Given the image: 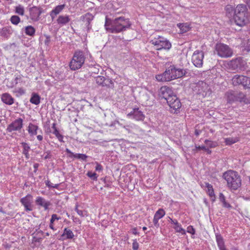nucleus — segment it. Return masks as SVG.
Returning a JSON list of instances; mask_svg holds the SVG:
<instances>
[{
  "mask_svg": "<svg viewBox=\"0 0 250 250\" xmlns=\"http://www.w3.org/2000/svg\"><path fill=\"white\" fill-rule=\"evenodd\" d=\"M233 18L236 24L240 27L246 25L249 22V12L245 4H239L236 6L234 10Z\"/></svg>",
  "mask_w": 250,
  "mask_h": 250,
  "instance_id": "f257e3e1",
  "label": "nucleus"
},
{
  "mask_svg": "<svg viewBox=\"0 0 250 250\" xmlns=\"http://www.w3.org/2000/svg\"><path fill=\"white\" fill-rule=\"evenodd\" d=\"M222 177L226 181L227 187L231 190H237L241 185V177L235 171L229 170L223 173Z\"/></svg>",
  "mask_w": 250,
  "mask_h": 250,
  "instance_id": "f03ea898",
  "label": "nucleus"
},
{
  "mask_svg": "<svg viewBox=\"0 0 250 250\" xmlns=\"http://www.w3.org/2000/svg\"><path fill=\"white\" fill-rule=\"evenodd\" d=\"M112 33H117L130 28L131 25L129 19L120 17L112 20L110 22Z\"/></svg>",
  "mask_w": 250,
  "mask_h": 250,
  "instance_id": "7ed1b4c3",
  "label": "nucleus"
},
{
  "mask_svg": "<svg viewBox=\"0 0 250 250\" xmlns=\"http://www.w3.org/2000/svg\"><path fill=\"white\" fill-rule=\"evenodd\" d=\"M85 60L84 52L81 50H76L69 64L70 69L74 71L80 69L83 65Z\"/></svg>",
  "mask_w": 250,
  "mask_h": 250,
  "instance_id": "20e7f679",
  "label": "nucleus"
},
{
  "mask_svg": "<svg viewBox=\"0 0 250 250\" xmlns=\"http://www.w3.org/2000/svg\"><path fill=\"white\" fill-rule=\"evenodd\" d=\"M150 42L157 50H169L171 48V43L163 36H158L152 39Z\"/></svg>",
  "mask_w": 250,
  "mask_h": 250,
  "instance_id": "39448f33",
  "label": "nucleus"
},
{
  "mask_svg": "<svg viewBox=\"0 0 250 250\" xmlns=\"http://www.w3.org/2000/svg\"><path fill=\"white\" fill-rule=\"evenodd\" d=\"M169 81L182 77L186 73L183 69L177 68L174 65H170L166 70Z\"/></svg>",
  "mask_w": 250,
  "mask_h": 250,
  "instance_id": "423d86ee",
  "label": "nucleus"
},
{
  "mask_svg": "<svg viewBox=\"0 0 250 250\" xmlns=\"http://www.w3.org/2000/svg\"><path fill=\"white\" fill-rule=\"evenodd\" d=\"M43 12V9L41 6H33L29 8L30 19L33 21H38Z\"/></svg>",
  "mask_w": 250,
  "mask_h": 250,
  "instance_id": "0eeeda50",
  "label": "nucleus"
},
{
  "mask_svg": "<svg viewBox=\"0 0 250 250\" xmlns=\"http://www.w3.org/2000/svg\"><path fill=\"white\" fill-rule=\"evenodd\" d=\"M245 62L240 58L232 60L228 63L229 68L233 70H244Z\"/></svg>",
  "mask_w": 250,
  "mask_h": 250,
  "instance_id": "6e6552de",
  "label": "nucleus"
},
{
  "mask_svg": "<svg viewBox=\"0 0 250 250\" xmlns=\"http://www.w3.org/2000/svg\"><path fill=\"white\" fill-rule=\"evenodd\" d=\"M171 112H175L181 107V103L175 94L169 97L167 101Z\"/></svg>",
  "mask_w": 250,
  "mask_h": 250,
  "instance_id": "1a4fd4ad",
  "label": "nucleus"
},
{
  "mask_svg": "<svg viewBox=\"0 0 250 250\" xmlns=\"http://www.w3.org/2000/svg\"><path fill=\"white\" fill-rule=\"evenodd\" d=\"M204 57V54L202 51L196 50L192 56V62L193 64L197 67L202 66Z\"/></svg>",
  "mask_w": 250,
  "mask_h": 250,
  "instance_id": "9d476101",
  "label": "nucleus"
},
{
  "mask_svg": "<svg viewBox=\"0 0 250 250\" xmlns=\"http://www.w3.org/2000/svg\"><path fill=\"white\" fill-rule=\"evenodd\" d=\"M23 126V120L19 118L9 124L6 129L9 132L15 131H20Z\"/></svg>",
  "mask_w": 250,
  "mask_h": 250,
  "instance_id": "9b49d317",
  "label": "nucleus"
},
{
  "mask_svg": "<svg viewBox=\"0 0 250 250\" xmlns=\"http://www.w3.org/2000/svg\"><path fill=\"white\" fill-rule=\"evenodd\" d=\"M33 196L30 194H28L25 197L20 200V202L23 206L26 211H31L33 209L32 205Z\"/></svg>",
  "mask_w": 250,
  "mask_h": 250,
  "instance_id": "f8f14e48",
  "label": "nucleus"
},
{
  "mask_svg": "<svg viewBox=\"0 0 250 250\" xmlns=\"http://www.w3.org/2000/svg\"><path fill=\"white\" fill-rule=\"evenodd\" d=\"M159 95L161 97L167 101L169 97L173 96L174 94L171 88L167 86H163L160 88Z\"/></svg>",
  "mask_w": 250,
  "mask_h": 250,
  "instance_id": "ddd939ff",
  "label": "nucleus"
},
{
  "mask_svg": "<svg viewBox=\"0 0 250 250\" xmlns=\"http://www.w3.org/2000/svg\"><path fill=\"white\" fill-rule=\"evenodd\" d=\"M232 54V50L228 45L220 43V57L227 58L231 56Z\"/></svg>",
  "mask_w": 250,
  "mask_h": 250,
  "instance_id": "4468645a",
  "label": "nucleus"
},
{
  "mask_svg": "<svg viewBox=\"0 0 250 250\" xmlns=\"http://www.w3.org/2000/svg\"><path fill=\"white\" fill-rule=\"evenodd\" d=\"M35 203L37 205L43 208L44 210H47L51 205L49 201L45 200L44 198L41 196H38L36 198Z\"/></svg>",
  "mask_w": 250,
  "mask_h": 250,
  "instance_id": "2eb2a0df",
  "label": "nucleus"
},
{
  "mask_svg": "<svg viewBox=\"0 0 250 250\" xmlns=\"http://www.w3.org/2000/svg\"><path fill=\"white\" fill-rule=\"evenodd\" d=\"M70 21V17L67 15H61L56 19V22L60 27H62L68 24Z\"/></svg>",
  "mask_w": 250,
  "mask_h": 250,
  "instance_id": "dca6fc26",
  "label": "nucleus"
},
{
  "mask_svg": "<svg viewBox=\"0 0 250 250\" xmlns=\"http://www.w3.org/2000/svg\"><path fill=\"white\" fill-rule=\"evenodd\" d=\"M65 4L59 5L55 7L49 13L52 20L54 19L64 8Z\"/></svg>",
  "mask_w": 250,
  "mask_h": 250,
  "instance_id": "f3484780",
  "label": "nucleus"
},
{
  "mask_svg": "<svg viewBox=\"0 0 250 250\" xmlns=\"http://www.w3.org/2000/svg\"><path fill=\"white\" fill-rule=\"evenodd\" d=\"M65 151L68 154V157L70 158L78 159L83 161H86L87 158V156L85 154L80 153L74 154L68 148H66Z\"/></svg>",
  "mask_w": 250,
  "mask_h": 250,
  "instance_id": "a211bd4d",
  "label": "nucleus"
},
{
  "mask_svg": "<svg viewBox=\"0 0 250 250\" xmlns=\"http://www.w3.org/2000/svg\"><path fill=\"white\" fill-rule=\"evenodd\" d=\"M74 236V234L70 229L65 228L61 236L60 240L63 241L67 239H71L73 238Z\"/></svg>",
  "mask_w": 250,
  "mask_h": 250,
  "instance_id": "6ab92c4d",
  "label": "nucleus"
},
{
  "mask_svg": "<svg viewBox=\"0 0 250 250\" xmlns=\"http://www.w3.org/2000/svg\"><path fill=\"white\" fill-rule=\"evenodd\" d=\"M1 99L4 104L8 105H12L14 102V99L8 93L2 94Z\"/></svg>",
  "mask_w": 250,
  "mask_h": 250,
  "instance_id": "aec40b11",
  "label": "nucleus"
},
{
  "mask_svg": "<svg viewBox=\"0 0 250 250\" xmlns=\"http://www.w3.org/2000/svg\"><path fill=\"white\" fill-rule=\"evenodd\" d=\"M12 34V30L11 26L3 27L0 31V36L4 38H8Z\"/></svg>",
  "mask_w": 250,
  "mask_h": 250,
  "instance_id": "412c9836",
  "label": "nucleus"
},
{
  "mask_svg": "<svg viewBox=\"0 0 250 250\" xmlns=\"http://www.w3.org/2000/svg\"><path fill=\"white\" fill-rule=\"evenodd\" d=\"M133 115V118L137 121H143L145 118V115L143 114L142 112L139 111L138 109H134L133 112L128 114V116L130 115Z\"/></svg>",
  "mask_w": 250,
  "mask_h": 250,
  "instance_id": "4be33fe9",
  "label": "nucleus"
},
{
  "mask_svg": "<svg viewBox=\"0 0 250 250\" xmlns=\"http://www.w3.org/2000/svg\"><path fill=\"white\" fill-rule=\"evenodd\" d=\"M208 86L206 83H202L201 84H198L195 87V90L197 91V94L203 96L206 95V91Z\"/></svg>",
  "mask_w": 250,
  "mask_h": 250,
  "instance_id": "5701e85b",
  "label": "nucleus"
},
{
  "mask_svg": "<svg viewBox=\"0 0 250 250\" xmlns=\"http://www.w3.org/2000/svg\"><path fill=\"white\" fill-rule=\"evenodd\" d=\"M93 17L92 15L89 13H86L81 17V20L84 23L85 25L88 27V29H89V25L90 22L93 20Z\"/></svg>",
  "mask_w": 250,
  "mask_h": 250,
  "instance_id": "b1692460",
  "label": "nucleus"
},
{
  "mask_svg": "<svg viewBox=\"0 0 250 250\" xmlns=\"http://www.w3.org/2000/svg\"><path fill=\"white\" fill-rule=\"evenodd\" d=\"M220 202L222 203L223 207L228 209L232 208L229 202V198L227 199L226 197L221 193H220Z\"/></svg>",
  "mask_w": 250,
  "mask_h": 250,
  "instance_id": "393cba45",
  "label": "nucleus"
},
{
  "mask_svg": "<svg viewBox=\"0 0 250 250\" xmlns=\"http://www.w3.org/2000/svg\"><path fill=\"white\" fill-rule=\"evenodd\" d=\"M226 97L228 103L237 101V95L235 91H229L226 93Z\"/></svg>",
  "mask_w": 250,
  "mask_h": 250,
  "instance_id": "a878e982",
  "label": "nucleus"
},
{
  "mask_svg": "<svg viewBox=\"0 0 250 250\" xmlns=\"http://www.w3.org/2000/svg\"><path fill=\"white\" fill-rule=\"evenodd\" d=\"M206 187L207 188V192L210 197L212 201L215 200V196L214 194V190L211 185L208 183H206Z\"/></svg>",
  "mask_w": 250,
  "mask_h": 250,
  "instance_id": "bb28decb",
  "label": "nucleus"
},
{
  "mask_svg": "<svg viewBox=\"0 0 250 250\" xmlns=\"http://www.w3.org/2000/svg\"><path fill=\"white\" fill-rule=\"evenodd\" d=\"M30 102L35 105H39L41 103V97L37 93L33 92L31 94Z\"/></svg>",
  "mask_w": 250,
  "mask_h": 250,
  "instance_id": "cd10ccee",
  "label": "nucleus"
},
{
  "mask_svg": "<svg viewBox=\"0 0 250 250\" xmlns=\"http://www.w3.org/2000/svg\"><path fill=\"white\" fill-rule=\"evenodd\" d=\"M177 25L180 30L181 34L186 33L191 29L190 24L188 23H179Z\"/></svg>",
  "mask_w": 250,
  "mask_h": 250,
  "instance_id": "c85d7f7f",
  "label": "nucleus"
},
{
  "mask_svg": "<svg viewBox=\"0 0 250 250\" xmlns=\"http://www.w3.org/2000/svg\"><path fill=\"white\" fill-rule=\"evenodd\" d=\"M39 127L38 125L32 123H29L27 130L31 136L36 135L37 134V131Z\"/></svg>",
  "mask_w": 250,
  "mask_h": 250,
  "instance_id": "c756f323",
  "label": "nucleus"
},
{
  "mask_svg": "<svg viewBox=\"0 0 250 250\" xmlns=\"http://www.w3.org/2000/svg\"><path fill=\"white\" fill-rule=\"evenodd\" d=\"M21 145L23 147L22 153L24 155L26 159L29 158V151L30 149V147L26 143H21Z\"/></svg>",
  "mask_w": 250,
  "mask_h": 250,
  "instance_id": "7c9ffc66",
  "label": "nucleus"
},
{
  "mask_svg": "<svg viewBox=\"0 0 250 250\" xmlns=\"http://www.w3.org/2000/svg\"><path fill=\"white\" fill-rule=\"evenodd\" d=\"M242 78H244L243 75H235L232 79V83L234 85H238L239 84H242Z\"/></svg>",
  "mask_w": 250,
  "mask_h": 250,
  "instance_id": "2f4dec72",
  "label": "nucleus"
},
{
  "mask_svg": "<svg viewBox=\"0 0 250 250\" xmlns=\"http://www.w3.org/2000/svg\"><path fill=\"white\" fill-rule=\"evenodd\" d=\"M234 10L232 5L229 4L226 5L225 7L226 16L229 18L231 17L233 13L234 14Z\"/></svg>",
  "mask_w": 250,
  "mask_h": 250,
  "instance_id": "473e14b6",
  "label": "nucleus"
},
{
  "mask_svg": "<svg viewBox=\"0 0 250 250\" xmlns=\"http://www.w3.org/2000/svg\"><path fill=\"white\" fill-rule=\"evenodd\" d=\"M35 32L36 30L35 28L31 25H28L25 27V33L26 35L34 36L35 34Z\"/></svg>",
  "mask_w": 250,
  "mask_h": 250,
  "instance_id": "72a5a7b5",
  "label": "nucleus"
},
{
  "mask_svg": "<svg viewBox=\"0 0 250 250\" xmlns=\"http://www.w3.org/2000/svg\"><path fill=\"white\" fill-rule=\"evenodd\" d=\"M155 77L156 80L159 82H169L167 76V72H166V71L162 74L156 75Z\"/></svg>",
  "mask_w": 250,
  "mask_h": 250,
  "instance_id": "f704fd0d",
  "label": "nucleus"
},
{
  "mask_svg": "<svg viewBox=\"0 0 250 250\" xmlns=\"http://www.w3.org/2000/svg\"><path fill=\"white\" fill-rule=\"evenodd\" d=\"M173 223L174 224V229L177 232L181 233L182 234H185L186 231L180 225H179L177 221V220H171Z\"/></svg>",
  "mask_w": 250,
  "mask_h": 250,
  "instance_id": "c9c22d12",
  "label": "nucleus"
},
{
  "mask_svg": "<svg viewBox=\"0 0 250 250\" xmlns=\"http://www.w3.org/2000/svg\"><path fill=\"white\" fill-rule=\"evenodd\" d=\"M15 13L20 16H23L24 15L25 12L24 6L21 4H19L18 5L15 6Z\"/></svg>",
  "mask_w": 250,
  "mask_h": 250,
  "instance_id": "e433bc0d",
  "label": "nucleus"
},
{
  "mask_svg": "<svg viewBox=\"0 0 250 250\" xmlns=\"http://www.w3.org/2000/svg\"><path fill=\"white\" fill-rule=\"evenodd\" d=\"M239 141L238 137H229L225 139V142L227 145H231Z\"/></svg>",
  "mask_w": 250,
  "mask_h": 250,
  "instance_id": "4c0bfd02",
  "label": "nucleus"
},
{
  "mask_svg": "<svg viewBox=\"0 0 250 250\" xmlns=\"http://www.w3.org/2000/svg\"><path fill=\"white\" fill-rule=\"evenodd\" d=\"M242 84L245 88H250V78L244 76L242 78Z\"/></svg>",
  "mask_w": 250,
  "mask_h": 250,
  "instance_id": "58836bf2",
  "label": "nucleus"
},
{
  "mask_svg": "<svg viewBox=\"0 0 250 250\" xmlns=\"http://www.w3.org/2000/svg\"><path fill=\"white\" fill-rule=\"evenodd\" d=\"M165 215V210L162 208H160L156 212L154 219H161Z\"/></svg>",
  "mask_w": 250,
  "mask_h": 250,
  "instance_id": "ea45409f",
  "label": "nucleus"
},
{
  "mask_svg": "<svg viewBox=\"0 0 250 250\" xmlns=\"http://www.w3.org/2000/svg\"><path fill=\"white\" fill-rule=\"evenodd\" d=\"M10 21L13 24L18 25L21 22V19L17 15H13L11 17Z\"/></svg>",
  "mask_w": 250,
  "mask_h": 250,
  "instance_id": "a19ab883",
  "label": "nucleus"
},
{
  "mask_svg": "<svg viewBox=\"0 0 250 250\" xmlns=\"http://www.w3.org/2000/svg\"><path fill=\"white\" fill-rule=\"evenodd\" d=\"M106 80V79L102 76H98L96 77V82L98 85L104 86V82Z\"/></svg>",
  "mask_w": 250,
  "mask_h": 250,
  "instance_id": "79ce46f5",
  "label": "nucleus"
},
{
  "mask_svg": "<svg viewBox=\"0 0 250 250\" xmlns=\"http://www.w3.org/2000/svg\"><path fill=\"white\" fill-rule=\"evenodd\" d=\"M52 133L55 135V136L57 137V138L60 142H64V141L63 140V136L60 133L59 130L53 131Z\"/></svg>",
  "mask_w": 250,
  "mask_h": 250,
  "instance_id": "37998d69",
  "label": "nucleus"
},
{
  "mask_svg": "<svg viewBox=\"0 0 250 250\" xmlns=\"http://www.w3.org/2000/svg\"><path fill=\"white\" fill-rule=\"evenodd\" d=\"M205 143L207 146L209 147L210 148L215 147L217 146V143L216 142H213L208 140H206Z\"/></svg>",
  "mask_w": 250,
  "mask_h": 250,
  "instance_id": "c03bdc74",
  "label": "nucleus"
},
{
  "mask_svg": "<svg viewBox=\"0 0 250 250\" xmlns=\"http://www.w3.org/2000/svg\"><path fill=\"white\" fill-rule=\"evenodd\" d=\"M87 175L89 178H91L92 180L94 181L97 180L98 175L95 172H92V171H89L87 173Z\"/></svg>",
  "mask_w": 250,
  "mask_h": 250,
  "instance_id": "a18cd8bd",
  "label": "nucleus"
},
{
  "mask_svg": "<svg viewBox=\"0 0 250 250\" xmlns=\"http://www.w3.org/2000/svg\"><path fill=\"white\" fill-rule=\"evenodd\" d=\"M236 95H237V101L242 102L245 98V95L242 92H235Z\"/></svg>",
  "mask_w": 250,
  "mask_h": 250,
  "instance_id": "49530a36",
  "label": "nucleus"
},
{
  "mask_svg": "<svg viewBox=\"0 0 250 250\" xmlns=\"http://www.w3.org/2000/svg\"><path fill=\"white\" fill-rule=\"evenodd\" d=\"M46 185L48 188H58L59 187V184H55L53 185V184L50 182V181L47 180L45 182Z\"/></svg>",
  "mask_w": 250,
  "mask_h": 250,
  "instance_id": "de8ad7c7",
  "label": "nucleus"
},
{
  "mask_svg": "<svg viewBox=\"0 0 250 250\" xmlns=\"http://www.w3.org/2000/svg\"><path fill=\"white\" fill-rule=\"evenodd\" d=\"M220 250H228L224 246V243L223 238L220 235Z\"/></svg>",
  "mask_w": 250,
  "mask_h": 250,
  "instance_id": "09e8293b",
  "label": "nucleus"
},
{
  "mask_svg": "<svg viewBox=\"0 0 250 250\" xmlns=\"http://www.w3.org/2000/svg\"><path fill=\"white\" fill-rule=\"evenodd\" d=\"M139 245L137 242V240H134L132 243V249L133 250H138Z\"/></svg>",
  "mask_w": 250,
  "mask_h": 250,
  "instance_id": "8fccbe9b",
  "label": "nucleus"
},
{
  "mask_svg": "<svg viewBox=\"0 0 250 250\" xmlns=\"http://www.w3.org/2000/svg\"><path fill=\"white\" fill-rule=\"evenodd\" d=\"M187 232L192 234H194L195 230L192 226H190L187 228Z\"/></svg>",
  "mask_w": 250,
  "mask_h": 250,
  "instance_id": "3c124183",
  "label": "nucleus"
},
{
  "mask_svg": "<svg viewBox=\"0 0 250 250\" xmlns=\"http://www.w3.org/2000/svg\"><path fill=\"white\" fill-rule=\"evenodd\" d=\"M96 166L95 167V170L98 171H102L103 169L102 166L97 162H96Z\"/></svg>",
  "mask_w": 250,
  "mask_h": 250,
  "instance_id": "603ef678",
  "label": "nucleus"
},
{
  "mask_svg": "<svg viewBox=\"0 0 250 250\" xmlns=\"http://www.w3.org/2000/svg\"><path fill=\"white\" fill-rule=\"evenodd\" d=\"M17 92L22 95L25 93V90L22 88H19L17 89Z\"/></svg>",
  "mask_w": 250,
  "mask_h": 250,
  "instance_id": "864d4df0",
  "label": "nucleus"
},
{
  "mask_svg": "<svg viewBox=\"0 0 250 250\" xmlns=\"http://www.w3.org/2000/svg\"><path fill=\"white\" fill-rule=\"evenodd\" d=\"M195 147H196V149L197 150H204L205 151V150H206V147L204 146H195Z\"/></svg>",
  "mask_w": 250,
  "mask_h": 250,
  "instance_id": "5fc2aeb1",
  "label": "nucleus"
},
{
  "mask_svg": "<svg viewBox=\"0 0 250 250\" xmlns=\"http://www.w3.org/2000/svg\"><path fill=\"white\" fill-rule=\"evenodd\" d=\"M52 128L53 129V131L58 130V129L57 127V124L56 123H53L52 125Z\"/></svg>",
  "mask_w": 250,
  "mask_h": 250,
  "instance_id": "6e6d98bb",
  "label": "nucleus"
},
{
  "mask_svg": "<svg viewBox=\"0 0 250 250\" xmlns=\"http://www.w3.org/2000/svg\"><path fill=\"white\" fill-rule=\"evenodd\" d=\"M39 167V164L35 163V164H34L33 167L34 168V172H36L37 171Z\"/></svg>",
  "mask_w": 250,
  "mask_h": 250,
  "instance_id": "4d7b16f0",
  "label": "nucleus"
},
{
  "mask_svg": "<svg viewBox=\"0 0 250 250\" xmlns=\"http://www.w3.org/2000/svg\"><path fill=\"white\" fill-rule=\"evenodd\" d=\"M55 220H50V225H49V227L50 228V229H52L53 230H54L55 229L54 227H53V222L55 221Z\"/></svg>",
  "mask_w": 250,
  "mask_h": 250,
  "instance_id": "13d9d810",
  "label": "nucleus"
},
{
  "mask_svg": "<svg viewBox=\"0 0 250 250\" xmlns=\"http://www.w3.org/2000/svg\"><path fill=\"white\" fill-rule=\"evenodd\" d=\"M247 50L250 51V39L248 40L247 45Z\"/></svg>",
  "mask_w": 250,
  "mask_h": 250,
  "instance_id": "bf43d9fd",
  "label": "nucleus"
},
{
  "mask_svg": "<svg viewBox=\"0 0 250 250\" xmlns=\"http://www.w3.org/2000/svg\"><path fill=\"white\" fill-rule=\"evenodd\" d=\"M37 139L40 141H42L43 140V136L41 135H39L37 136Z\"/></svg>",
  "mask_w": 250,
  "mask_h": 250,
  "instance_id": "052dcab7",
  "label": "nucleus"
},
{
  "mask_svg": "<svg viewBox=\"0 0 250 250\" xmlns=\"http://www.w3.org/2000/svg\"><path fill=\"white\" fill-rule=\"evenodd\" d=\"M200 131L196 129L195 131V134L196 136H198L200 134Z\"/></svg>",
  "mask_w": 250,
  "mask_h": 250,
  "instance_id": "680f3d73",
  "label": "nucleus"
},
{
  "mask_svg": "<svg viewBox=\"0 0 250 250\" xmlns=\"http://www.w3.org/2000/svg\"><path fill=\"white\" fill-rule=\"evenodd\" d=\"M51 219H58L57 217V215L56 214H53L52 215Z\"/></svg>",
  "mask_w": 250,
  "mask_h": 250,
  "instance_id": "e2e57ef3",
  "label": "nucleus"
},
{
  "mask_svg": "<svg viewBox=\"0 0 250 250\" xmlns=\"http://www.w3.org/2000/svg\"><path fill=\"white\" fill-rule=\"evenodd\" d=\"M21 78V76L20 75L17 76L15 78V81H18V80L20 79Z\"/></svg>",
  "mask_w": 250,
  "mask_h": 250,
  "instance_id": "0e129e2a",
  "label": "nucleus"
},
{
  "mask_svg": "<svg viewBox=\"0 0 250 250\" xmlns=\"http://www.w3.org/2000/svg\"><path fill=\"white\" fill-rule=\"evenodd\" d=\"M205 151L208 153L210 154L211 153V150H210L208 148H206V150Z\"/></svg>",
  "mask_w": 250,
  "mask_h": 250,
  "instance_id": "69168bd1",
  "label": "nucleus"
},
{
  "mask_svg": "<svg viewBox=\"0 0 250 250\" xmlns=\"http://www.w3.org/2000/svg\"><path fill=\"white\" fill-rule=\"evenodd\" d=\"M216 242L217 243V244L219 245V238L217 235H216Z\"/></svg>",
  "mask_w": 250,
  "mask_h": 250,
  "instance_id": "338daca9",
  "label": "nucleus"
},
{
  "mask_svg": "<svg viewBox=\"0 0 250 250\" xmlns=\"http://www.w3.org/2000/svg\"><path fill=\"white\" fill-rule=\"evenodd\" d=\"M246 3L249 4L250 3V0H243Z\"/></svg>",
  "mask_w": 250,
  "mask_h": 250,
  "instance_id": "774afa93",
  "label": "nucleus"
}]
</instances>
